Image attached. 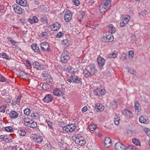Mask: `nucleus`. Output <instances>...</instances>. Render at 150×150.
Masks as SVG:
<instances>
[{"instance_id": "nucleus-1", "label": "nucleus", "mask_w": 150, "mask_h": 150, "mask_svg": "<svg viewBox=\"0 0 150 150\" xmlns=\"http://www.w3.org/2000/svg\"><path fill=\"white\" fill-rule=\"evenodd\" d=\"M112 0H104L99 6L100 12L103 13L106 12L111 6Z\"/></svg>"}, {"instance_id": "nucleus-2", "label": "nucleus", "mask_w": 150, "mask_h": 150, "mask_svg": "<svg viewBox=\"0 0 150 150\" xmlns=\"http://www.w3.org/2000/svg\"><path fill=\"white\" fill-rule=\"evenodd\" d=\"M70 57L67 51L64 50L61 57V61L63 62L67 63Z\"/></svg>"}, {"instance_id": "nucleus-3", "label": "nucleus", "mask_w": 150, "mask_h": 150, "mask_svg": "<svg viewBox=\"0 0 150 150\" xmlns=\"http://www.w3.org/2000/svg\"><path fill=\"white\" fill-rule=\"evenodd\" d=\"M76 128V126L75 125L71 124L64 126L63 128V129L67 132H71L75 129Z\"/></svg>"}, {"instance_id": "nucleus-4", "label": "nucleus", "mask_w": 150, "mask_h": 150, "mask_svg": "<svg viewBox=\"0 0 150 150\" xmlns=\"http://www.w3.org/2000/svg\"><path fill=\"white\" fill-rule=\"evenodd\" d=\"M40 47L42 50L43 51H50L49 49V45L48 43L46 42H42L40 44Z\"/></svg>"}, {"instance_id": "nucleus-5", "label": "nucleus", "mask_w": 150, "mask_h": 150, "mask_svg": "<svg viewBox=\"0 0 150 150\" xmlns=\"http://www.w3.org/2000/svg\"><path fill=\"white\" fill-rule=\"evenodd\" d=\"M130 17L128 15H126L124 16L120 23V25L121 27H124L127 23L130 18Z\"/></svg>"}, {"instance_id": "nucleus-6", "label": "nucleus", "mask_w": 150, "mask_h": 150, "mask_svg": "<svg viewBox=\"0 0 150 150\" xmlns=\"http://www.w3.org/2000/svg\"><path fill=\"white\" fill-rule=\"evenodd\" d=\"M94 93L95 95L100 96L105 95L106 93V91L105 89L98 88L95 90L94 91Z\"/></svg>"}, {"instance_id": "nucleus-7", "label": "nucleus", "mask_w": 150, "mask_h": 150, "mask_svg": "<svg viewBox=\"0 0 150 150\" xmlns=\"http://www.w3.org/2000/svg\"><path fill=\"white\" fill-rule=\"evenodd\" d=\"M12 7L14 11L16 13L20 14L22 13V10L20 6L15 4Z\"/></svg>"}, {"instance_id": "nucleus-8", "label": "nucleus", "mask_w": 150, "mask_h": 150, "mask_svg": "<svg viewBox=\"0 0 150 150\" xmlns=\"http://www.w3.org/2000/svg\"><path fill=\"white\" fill-rule=\"evenodd\" d=\"M67 11L64 16V20L66 22H69L71 19L72 14L69 10H67Z\"/></svg>"}, {"instance_id": "nucleus-9", "label": "nucleus", "mask_w": 150, "mask_h": 150, "mask_svg": "<svg viewBox=\"0 0 150 150\" xmlns=\"http://www.w3.org/2000/svg\"><path fill=\"white\" fill-rule=\"evenodd\" d=\"M32 140L38 144H40L42 141V137L40 136L34 135L33 137Z\"/></svg>"}, {"instance_id": "nucleus-10", "label": "nucleus", "mask_w": 150, "mask_h": 150, "mask_svg": "<svg viewBox=\"0 0 150 150\" xmlns=\"http://www.w3.org/2000/svg\"><path fill=\"white\" fill-rule=\"evenodd\" d=\"M115 147L116 150H125V146L120 142L116 143Z\"/></svg>"}, {"instance_id": "nucleus-11", "label": "nucleus", "mask_w": 150, "mask_h": 150, "mask_svg": "<svg viewBox=\"0 0 150 150\" xmlns=\"http://www.w3.org/2000/svg\"><path fill=\"white\" fill-rule=\"evenodd\" d=\"M43 100L45 102H50L53 101V98L51 94H47L45 96Z\"/></svg>"}, {"instance_id": "nucleus-12", "label": "nucleus", "mask_w": 150, "mask_h": 150, "mask_svg": "<svg viewBox=\"0 0 150 150\" xmlns=\"http://www.w3.org/2000/svg\"><path fill=\"white\" fill-rule=\"evenodd\" d=\"M104 143V146L106 148H108L111 146L112 143L111 140L110 138L106 137Z\"/></svg>"}, {"instance_id": "nucleus-13", "label": "nucleus", "mask_w": 150, "mask_h": 150, "mask_svg": "<svg viewBox=\"0 0 150 150\" xmlns=\"http://www.w3.org/2000/svg\"><path fill=\"white\" fill-rule=\"evenodd\" d=\"M71 78H72L73 82L77 83H81V79L78 76H76L74 74L71 75Z\"/></svg>"}, {"instance_id": "nucleus-14", "label": "nucleus", "mask_w": 150, "mask_h": 150, "mask_svg": "<svg viewBox=\"0 0 150 150\" xmlns=\"http://www.w3.org/2000/svg\"><path fill=\"white\" fill-rule=\"evenodd\" d=\"M53 93L54 95L57 96H63L64 95L62 92L57 88H56L54 90Z\"/></svg>"}, {"instance_id": "nucleus-15", "label": "nucleus", "mask_w": 150, "mask_h": 150, "mask_svg": "<svg viewBox=\"0 0 150 150\" xmlns=\"http://www.w3.org/2000/svg\"><path fill=\"white\" fill-rule=\"evenodd\" d=\"M60 27L61 25L58 22H56L51 26V28L52 30H59Z\"/></svg>"}, {"instance_id": "nucleus-16", "label": "nucleus", "mask_w": 150, "mask_h": 150, "mask_svg": "<svg viewBox=\"0 0 150 150\" xmlns=\"http://www.w3.org/2000/svg\"><path fill=\"white\" fill-rule=\"evenodd\" d=\"M16 2L18 4L22 6L27 7L29 5L27 4V1L26 0H16Z\"/></svg>"}, {"instance_id": "nucleus-17", "label": "nucleus", "mask_w": 150, "mask_h": 150, "mask_svg": "<svg viewBox=\"0 0 150 150\" xmlns=\"http://www.w3.org/2000/svg\"><path fill=\"white\" fill-rule=\"evenodd\" d=\"M124 115L128 118H131L133 117L132 114L131 112L127 109H125L123 110Z\"/></svg>"}, {"instance_id": "nucleus-18", "label": "nucleus", "mask_w": 150, "mask_h": 150, "mask_svg": "<svg viewBox=\"0 0 150 150\" xmlns=\"http://www.w3.org/2000/svg\"><path fill=\"white\" fill-rule=\"evenodd\" d=\"M9 115L11 118L15 119L18 117V113L15 111L12 110L10 112Z\"/></svg>"}, {"instance_id": "nucleus-19", "label": "nucleus", "mask_w": 150, "mask_h": 150, "mask_svg": "<svg viewBox=\"0 0 150 150\" xmlns=\"http://www.w3.org/2000/svg\"><path fill=\"white\" fill-rule=\"evenodd\" d=\"M21 97V96H18L16 99L13 100L11 103L12 105H15L16 104L19 105L20 104Z\"/></svg>"}, {"instance_id": "nucleus-20", "label": "nucleus", "mask_w": 150, "mask_h": 150, "mask_svg": "<svg viewBox=\"0 0 150 150\" xmlns=\"http://www.w3.org/2000/svg\"><path fill=\"white\" fill-rule=\"evenodd\" d=\"M140 122L141 123L147 124L149 122V120L146 117L141 116L139 119Z\"/></svg>"}, {"instance_id": "nucleus-21", "label": "nucleus", "mask_w": 150, "mask_h": 150, "mask_svg": "<svg viewBox=\"0 0 150 150\" xmlns=\"http://www.w3.org/2000/svg\"><path fill=\"white\" fill-rule=\"evenodd\" d=\"M97 61L98 64L100 67H102L105 63V60L101 57H99L98 58Z\"/></svg>"}, {"instance_id": "nucleus-22", "label": "nucleus", "mask_w": 150, "mask_h": 150, "mask_svg": "<svg viewBox=\"0 0 150 150\" xmlns=\"http://www.w3.org/2000/svg\"><path fill=\"white\" fill-rule=\"evenodd\" d=\"M83 74L84 77L86 78H91L93 75L87 69L83 70Z\"/></svg>"}, {"instance_id": "nucleus-23", "label": "nucleus", "mask_w": 150, "mask_h": 150, "mask_svg": "<svg viewBox=\"0 0 150 150\" xmlns=\"http://www.w3.org/2000/svg\"><path fill=\"white\" fill-rule=\"evenodd\" d=\"M33 66L35 68L38 70H41L43 69L42 65L37 62H34L33 64Z\"/></svg>"}, {"instance_id": "nucleus-24", "label": "nucleus", "mask_w": 150, "mask_h": 150, "mask_svg": "<svg viewBox=\"0 0 150 150\" xmlns=\"http://www.w3.org/2000/svg\"><path fill=\"white\" fill-rule=\"evenodd\" d=\"M43 76L44 77L46 80H49V81L50 82L52 80L51 78V76L48 73L47 71H44L42 74Z\"/></svg>"}, {"instance_id": "nucleus-25", "label": "nucleus", "mask_w": 150, "mask_h": 150, "mask_svg": "<svg viewBox=\"0 0 150 150\" xmlns=\"http://www.w3.org/2000/svg\"><path fill=\"white\" fill-rule=\"evenodd\" d=\"M75 143L76 144H79V145L83 146L85 145L86 142L85 140L84 139H83H83H81L80 140H77L76 142Z\"/></svg>"}, {"instance_id": "nucleus-26", "label": "nucleus", "mask_w": 150, "mask_h": 150, "mask_svg": "<svg viewBox=\"0 0 150 150\" xmlns=\"http://www.w3.org/2000/svg\"><path fill=\"white\" fill-rule=\"evenodd\" d=\"M31 120L28 117H27L23 118V121L24 122V124L28 126V124L30 123Z\"/></svg>"}, {"instance_id": "nucleus-27", "label": "nucleus", "mask_w": 150, "mask_h": 150, "mask_svg": "<svg viewBox=\"0 0 150 150\" xmlns=\"http://www.w3.org/2000/svg\"><path fill=\"white\" fill-rule=\"evenodd\" d=\"M31 47L32 50L36 52H38L40 51L39 49L37 46L36 44H33L31 45Z\"/></svg>"}, {"instance_id": "nucleus-28", "label": "nucleus", "mask_w": 150, "mask_h": 150, "mask_svg": "<svg viewBox=\"0 0 150 150\" xmlns=\"http://www.w3.org/2000/svg\"><path fill=\"white\" fill-rule=\"evenodd\" d=\"M109 31L111 33H114L115 31V29L113 25L110 24L109 25Z\"/></svg>"}, {"instance_id": "nucleus-29", "label": "nucleus", "mask_w": 150, "mask_h": 150, "mask_svg": "<svg viewBox=\"0 0 150 150\" xmlns=\"http://www.w3.org/2000/svg\"><path fill=\"white\" fill-rule=\"evenodd\" d=\"M111 37L110 36H103L101 38V40L104 42H110L111 40L110 39Z\"/></svg>"}, {"instance_id": "nucleus-30", "label": "nucleus", "mask_w": 150, "mask_h": 150, "mask_svg": "<svg viewBox=\"0 0 150 150\" xmlns=\"http://www.w3.org/2000/svg\"><path fill=\"white\" fill-rule=\"evenodd\" d=\"M30 124H28V127H31L32 128H35L37 126L36 122H34L33 121L31 120V122H30Z\"/></svg>"}, {"instance_id": "nucleus-31", "label": "nucleus", "mask_w": 150, "mask_h": 150, "mask_svg": "<svg viewBox=\"0 0 150 150\" xmlns=\"http://www.w3.org/2000/svg\"><path fill=\"white\" fill-rule=\"evenodd\" d=\"M120 120V117L119 115H117L115 116L114 118V123L116 125H118L119 124V121Z\"/></svg>"}, {"instance_id": "nucleus-32", "label": "nucleus", "mask_w": 150, "mask_h": 150, "mask_svg": "<svg viewBox=\"0 0 150 150\" xmlns=\"http://www.w3.org/2000/svg\"><path fill=\"white\" fill-rule=\"evenodd\" d=\"M132 142L135 145L137 146H140L141 144L139 141L138 139L136 138L133 139L132 140Z\"/></svg>"}, {"instance_id": "nucleus-33", "label": "nucleus", "mask_w": 150, "mask_h": 150, "mask_svg": "<svg viewBox=\"0 0 150 150\" xmlns=\"http://www.w3.org/2000/svg\"><path fill=\"white\" fill-rule=\"evenodd\" d=\"M90 69L91 73L92 74V75L94 74L97 71L95 68V66L93 64L91 65Z\"/></svg>"}, {"instance_id": "nucleus-34", "label": "nucleus", "mask_w": 150, "mask_h": 150, "mask_svg": "<svg viewBox=\"0 0 150 150\" xmlns=\"http://www.w3.org/2000/svg\"><path fill=\"white\" fill-rule=\"evenodd\" d=\"M95 108L96 109H97L99 112L103 111L104 109V106L100 105L95 106Z\"/></svg>"}, {"instance_id": "nucleus-35", "label": "nucleus", "mask_w": 150, "mask_h": 150, "mask_svg": "<svg viewBox=\"0 0 150 150\" xmlns=\"http://www.w3.org/2000/svg\"><path fill=\"white\" fill-rule=\"evenodd\" d=\"M0 56L1 57L6 59V60H8L10 59L9 57L7 55V54L5 53H1L0 54Z\"/></svg>"}, {"instance_id": "nucleus-36", "label": "nucleus", "mask_w": 150, "mask_h": 150, "mask_svg": "<svg viewBox=\"0 0 150 150\" xmlns=\"http://www.w3.org/2000/svg\"><path fill=\"white\" fill-rule=\"evenodd\" d=\"M88 127L90 130L93 131L96 129L97 126L96 125L92 124L90 125Z\"/></svg>"}, {"instance_id": "nucleus-37", "label": "nucleus", "mask_w": 150, "mask_h": 150, "mask_svg": "<svg viewBox=\"0 0 150 150\" xmlns=\"http://www.w3.org/2000/svg\"><path fill=\"white\" fill-rule=\"evenodd\" d=\"M136 147L134 146L133 145H129L126 148L125 146V150H136Z\"/></svg>"}, {"instance_id": "nucleus-38", "label": "nucleus", "mask_w": 150, "mask_h": 150, "mask_svg": "<svg viewBox=\"0 0 150 150\" xmlns=\"http://www.w3.org/2000/svg\"><path fill=\"white\" fill-rule=\"evenodd\" d=\"M134 106L136 111L138 112L139 111V109L140 107L139 102L137 101L134 104Z\"/></svg>"}, {"instance_id": "nucleus-39", "label": "nucleus", "mask_w": 150, "mask_h": 150, "mask_svg": "<svg viewBox=\"0 0 150 150\" xmlns=\"http://www.w3.org/2000/svg\"><path fill=\"white\" fill-rule=\"evenodd\" d=\"M83 138L81 135L79 134H76L75 135V137L74 138V141L75 142H76L77 140H80L81 139Z\"/></svg>"}, {"instance_id": "nucleus-40", "label": "nucleus", "mask_w": 150, "mask_h": 150, "mask_svg": "<svg viewBox=\"0 0 150 150\" xmlns=\"http://www.w3.org/2000/svg\"><path fill=\"white\" fill-rule=\"evenodd\" d=\"M31 112V110L28 108H26L24 110V113L25 115L27 116L29 115L30 114Z\"/></svg>"}, {"instance_id": "nucleus-41", "label": "nucleus", "mask_w": 150, "mask_h": 150, "mask_svg": "<svg viewBox=\"0 0 150 150\" xmlns=\"http://www.w3.org/2000/svg\"><path fill=\"white\" fill-rule=\"evenodd\" d=\"M62 44L65 47H68L69 46V43L67 39L63 40L62 41Z\"/></svg>"}, {"instance_id": "nucleus-42", "label": "nucleus", "mask_w": 150, "mask_h": 150, "mask_svg": "<svg viewBox=\"0 0 150 150\" xmlns=\"http://www.w3.org/2000/svg\"><path fill=\"white\" fill-rule=\"evenodd\" d=\"M38 114L37 112H35L32 113L31 115V117L33 119H36L38 117Z\"/></svg>"}, {"instance_id": "nucleus-43", "label": "nucleus", "mask_w": 150, "mask_h": 150, "mask_svg": "<svg viewBox=\"0 0 150 150\" xmlns=\"http://www.w3.org/2000/svg\"><path fill=\"white\" fill-rule=\"evenodd\" d=\"M117 53H113L112 54H110L108 55V57L110 58H116L117 57Z\"/></svg>"}, {"instance_id": "nucleus-44", "label": "nucleus", "mask_w": 150, "mask_h": 150, "mask_svg": "<svg viewBox=\"0 0 150 150\" xmlns=\"http://www.w3.org/2000/svg\"><path fill=\"white\" fill-rule=\"evenodd\" d=\"M5 129L8 132H12L13 131V128L11 126L6 127Z\"/></svg>"}, {"instance_id": "nucleus-45", "label": "nucleus", "mask_w": 150, "mask_h": 150, "mask_svg": "<svg viewBox=\"0 0 150 150\" xmlns=\"http://www.w3.org/2000/svg\"><path fill=\"white\" fill-rule=\"evenodd\" d=\"M28 74L23 72H21L19 73V75L21 77H27Z\"/></svg>"}, {"instance_id": "nucleus-46", "label": "nucleus", "mask_w": 150, "mask_h": 150, "mask_svg": "<svg viewBox=\"0 0 150 150\" xmlns=\"http://www.w3.org/2000/svg\"><path fill=\"white\" fill-rule=\"evenodd\" d=\"M8 94V92L6 89H4L1 92V95L3 96H5Z\"/></svg>"}, {"instance_id": "nucleus-47", "label": "nucleus", "mask_w": 150, "mask_h": 150, "mask_svg": "<svg viewBox=\"0 0 150 150\" xmlns=\"http://www.w3.org/2000/svg\"><path fill=\"white\" fill-rule=\"evenodd\" d=\"M112 107L113 108H116L117 107V104L115 101L113 100L111 102Z\"/></svg>"}, {"instance_id": "nucleus-48", "label": "nucleus", "mask_w": 150, "mask_h": 150, "mask_svg": "<svg viewBox=\"0 0 150 150\" xmlns=\"http://www.w3.org/2000/svg\"><path fill=\"white\" fill-rule=\"evenodd\" d=\"M6 108V107L5 105H3L0 107V112H4Z\"/></svg>"}, {"instance_id": "nucleus-49", "label": "nucleus", "mask_w": 150, "mask_h": 150, "mask_svg": "<svg viewBox=\"0 0 150 150\" xmlns=\"http://www.w3.org/2000/svg\"><path fill=\"white\" fill-rule=\"evenodd\" d=\"M128 54L129 56L131 57V58H133L134 57V52L133 51H129Z\"/></svg>"}, {"instance_id": "nucleus-50", "label": "nucleus", "mask_w": 150, "mask_h": 150, "mask_svg": "<svg viewBox=\"0 0 150 150\" xmlns=\"http://www.w3.org/2000/svg\"><path fill=\"white\" fill-rule=\"evenodd\" d=\"M40 35L41 37H46L48 35V33L46 32H43L41 33Z\"/></svg>"}, {"instance_id": "nucleus-51", "label": "nucleus", "mask_w": 150, "mask_h": 150, "mask_svg": "<svg viewBox=\"0 0 150 150\" xmlns=\"http://www.w3.org/2000/svg\"><path fill=\"white\" fill-rule=\"evenodd\" d=\"M64 33H62L61 32H60L57 33L56 35V36L58 38H61L63 36Z\"/></svg>"}, {"instance_id": "nucleus-52", "label": "nucleus", "mask_w": 150, "mask_h": 150, "mask_svg": "<svg viewBox=\"0 0 150 150\" xmlns=\"http://www.w3.org/2000/svg\"><path fill=\"white\" fill-rule=\"evenodd\" d=\"M128 71L131 74L133 75L135 74L136 73V72L134 69H129Z\"/></svg>"}, {"instance_id": "nucleus-53", "label": "nucleus", "mask_w": 150, "mask_h": 150, "mask_svg": "<svg viewBox=\"0 0 150 150\" xmlns=\"http://www.w3.org/2000/svg\"><path fill=\"white\" fill-rule=\"evenodd\" d=\"M146 133L148 135H150V129L148 128H146L144 129Z\"/></svg>"}, {"instance_id": "nucleus-54", "label": "nucleus", "mask_w": 150, "mask_h": 150, "mask_svg": "<svg viewBox=\"0 0 150 150\" xmlns=\"http://www.w3.org/2000/svg\"><path fill=\"white\" fill-rule=\"evenodd\" d=\"M68 71L71 73H74V68L72 67H69L68 68Z\"/></svg>"}, {"instance_id": "nucleus-55", "label": "nucleus", "mask_w": 150, "mask_h": 150, "mask_svg": "<svg viewBox=\"0 0 150 150\" xmlns=\"http://www.w3.org/2000/svg\"><path fill=\"white\" fill-rule=\"evenodd\" d=\"M127 56V55L126 54L124 53H123L122 54V59L123 60H125L126 59V57Z\"/></svg>"}, {"instance_id": "nucleus-56", "label": "nucleus", "mask_w": 150, "mask_h": 150, "mask_svg": "<svg viewBox=\"0 0 150 150\" xmlns=\"http://www.w3.org/2000/svg\"><path fill=\"white\" fill-rule=\"evenodd\" d=\"M47 86L48 85L47 84L44 83L42 84V87L43 89L47 90Z\"/></svg>"}, {"instance_id": "nucleus-57", "label": "nucleus", "mask_w": 150, "mask_h": 150, "mask_svg": "<svg viewBox=\"0 0 150 150\" xmlns=\"http://www.w3.org/2000/svg\"><path fill=\"white\" fill-rule=\"evenodd\" d=\"M33 22L34 23H37L38 21V19L35 16H33Z\"/></svg>"}, {"instance_id": "nucleus-58", "label": "nucleus", "mask_w": 150, "mask_h": 150, "mask_svg": "<svg viewBox=\"0 0 150 150\" xmlns=\"http://www.w3.org/2000/svg\"><path fill=\"white\" fill-rule=\"evenodd\" d=\"M73 2L76 6H78L79 3L78 0H73Z\"/></svg>"}, {"instance_id": "nucleus-59", "label": "nucleus", "mask_w": 150, "mask_h": 150, "mask_svg": "<svg viewBox=\"0 0 150 150\" xmlns=\"http://www.w3.org/2000/svg\"><path fill=\"white\" fill-rule=\"evenodd\" d=\"M20 131L21 132H20L19 134L21 136H24L26 134V133L25 132L23 131L22 130L20 129Z\"/></svg>"}, {"instance_id": "nucleus-60", "label": "nucleus", "mask_w": 150, "mask_h": 150, "mask_svg": "<svg viewBox=\"0 0 150 150\" xmlns=\"http://www.w3.org/2000/svg\"><path fill=\"white\" fill-rule=\"evenodd\" d=\"M42 21H44V22L46 23L47 22V18L46 17H43L42 18Z\"/></svg>"}, {"instance_id": "nucleus-61", "label": "nucleus", "mask_w": 150, "mask_h": 150, "mask_svg": "<svg viewBox=\"0 0 150 150\" xmlns=\"http://www.w3.org/2000/svg\"><path fill=\"white\" fill-rule=\"evenodd\" d=\"M17 42H15L13 40H11V44L13 46H14L15 47H17V45H16Z\"/></svg>"}, {"instance_id": "nucleus-62", "label": "nucleus", "mask_w": 150, "mask_h": 150, "mask_svg": "<svg viewBox=\"0 0 150 150\" xmlns=\"http://www.w3.org/2000/svg\"><path fill=\"white\" fill-rule=\"evenodd\" d=\"M0 81L2 82H4L5 81V78L2 76H1Z\"/></svg>"}, {"instance_id": "nucleus-63", "label": "nucleus", "mask_w": 150, "mask_h": 150, "mask_svg": "<svg viewBox=\"0 0 150 150\" xmlns=\"http://www.w3.org/2000/svg\"><path fill=\"white\" fill-rule=\"evenodd\" d=\"M26 63L27 64V66L28 67H31V64L28 60L26 61Z\"/></svg>"}, {"instance_id": "nucleus-64", "label": "nucleus", "mask_w": 150, "mask_h": 150, "mask_svg": "<svg viewBox=\"0 0 150 150\" xmlns=\"http://www.w3.org/2000/svg\"><path fill=\"white\" fill-rule=\"evenodd\" d=\"M9 136H8L5 135L4 138V141L7 142L8 139H9Z\"/></svg>"}]
</instances>
